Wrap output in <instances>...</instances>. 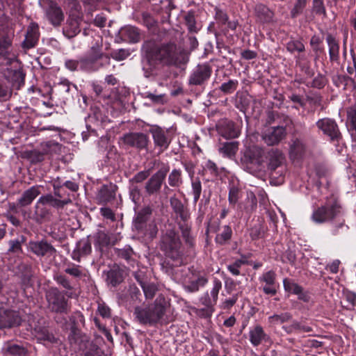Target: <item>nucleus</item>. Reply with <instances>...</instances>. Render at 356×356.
<instances>
[{
  "label": "nucleus",
  "mask_w": 356,
  "mask_h": 356,
  "mask_svg": "<svg viewBox=\"0 0 356 356\" xmlns=\"http://www.w3.org/2000/svg\"><path fill=\"white\" fill-rule=\"evenodd\" d=\"M104 57L106 59V64H109L110 58L102 53L101 47L97 44L92 47L89 54L81 58V70L87 72L97 71L104 65L100 61Z\"/></svg>",
  "instance_id": "6"
},
{
  "label": "nucleus",
  "mask_w": 356,
  "mask_h": 356,
  "mask_svg": "<svg viewBox=\"0 0 356 356\" xmlns=\"http://www.w3.org/2000/svg\"><path fill=\"white\" fill-rule=\"evenodd\" d=\"M343 295L346 300L349 303L351 309L356 307V293L349 289H343Z\"/></svg>",
  "instance_id": "63"
},
{
  "label": "nucleus",
  "mask_w": 356,
  "mask_h": 356,
  "mask_svg": "<svg viewBox=\"0 0 356 356\" xmlns=\"http://www.w3.org/2000/svg\"><path fill=\"white\" fill-rule=\"evenodd\" d=\"M291 318L292 314L290 312H282L268 316V323L270 327H275L289 322Z\"/></svg>",
  "instance_id": "46"
},
{
  "label": "nucleus",
  "mask_w": 356,
  "mask_h": 356,
  "mask_svg": "<svg viewBox=\"0 0 356 356\" xmlns=\"http://www.w3.org/2000/svg\"><path fill=\"white\" fill-rule=\"evenodd\" d=\"M40 150L42 154H60L65 153V147L55 141L42 143Z\"/></svg>",
  "instance_id": "37"
},
{
  "label": "nucleus",
  "mask_w": 356,
  "mask_h": 356,
  "mask_svg": "<svg viewBox=\"0 0 356 356\" xmlns=\"http://www.w3.org/2000/svg\"><path fill=\"white\" fill-rule=\"evenodd\" d=\"M39 36L38 25L36 23H31L27 29L25 39L22 42V48L29 49L34 47L38 43Z\"/></svg>",
  "instance_id": "27"
},
{
  "label": "nucleus",
  "mask_w": 356,
  "mask_h": 356,
  "mask_svg": "<svg viewBox=\"0 0 356 356\" xmlns=\"http://www.w3.org/2000/svg\"><path fill=\"white\" fill-rule=\"evenodd\" d=\"M259 281L260 283L265 284L262 287L264 294L270 296H274L277 294L279 284L277 282V275L274 270H270L264 272L259 277Z\"/></svg>",
  "instance_id": "17"
},
{
  "label": "nucleus",
  "mask_w": 356,
  "mask_h": 356,
  "mask_svg": "<svg viewBox=\"0 0 356 356\" xmlns=\"http://www.w3.org/2000/svg\"><path fill=\"white\" fill-rule=\"evenodd\" d=\"M4 76L6 79L11 83L13 89L19 90L24 83L25 74L21 67L16 69L7 68Z\"/></svg>",
  "instance_id": "24"
},
{
  "label": "nucleus",
  "mask_w": 356,
  "mask_h": 356,
  "mask_svg": "<svg viewBox=\"0 0 356 356\" xmlns=\"http://www.w3.org/2000/svg\"><path fill=\"white\" fill-rule=\"evenodd\" d=\"M192 193L193 195V202L196 204L202 193V184L199 178L192 179Z\"/></svg>",
  "instance_id": "58"
},
{
  "label": "nucleus",
  "mask_w": 356,
  "mask_h": 356,
  "mask_svg": "<svg viewBox=\"0 0 356 356\" xmlns=\"http://www.w3.org/2000/svg\"><path fill=\"white\" fill-rule=\"evenodd\" d=\"M141 288L146 299H152L158 290L156 285L152 282H147Z\"/></svg>",
  "instance_id": "57"
},
{
  "label": "nucleus",
  "mask_w": 356,
  "mask_h": 356,
  "mask_svg": "<svg viewBox=\"0 0 356 356\" xmlns=\"http://www.w3.org/2000/svg\"><path fill=\"white\" fill-rule=\"evenodd\" d=\"M83 337L82 332L79 327L70 328L68 341L71 347L74 348L75 351L81 349V345L83 341Z\"/></svg>",
  "instance_id": "43"
},
{
  "label": "nucleus",
  "mask_w": 356,
  "mask_h": 356,
  "mask_svg": "<svg viewBox=\"0 0 356 356\" xmlns=\"http://www.w3.org/2000/svg\"><path fill=\"white\" fill-rule=\"evenodd\" d=\"M282 261L283 263L289 264L291 266H294L296 262V254L294 250L288 249L282 254Z\"/></svg>",
  "instance_id": "59"
},
{
  "label": "nucleus",
  "mask_w": 356,
  "mask_h": 356,
  "mask_svg": "<svg viewBox=\"0 0 356 356\" xmlns=\"http://www.w3.org/2000/svg\"><path fill=\"white\" fill-rule=\"evenodd\" d=\"M32 334L38 342L44 345L56 343L58 341L54 334L49 332V327L40 322L35 325Z\"/></svg>",
  "instance_id": "18"
},
{
  "label": "nucleus",
  "mask_w": 356,
  "mask_h": 356,
  "mask_svg": "<svg viewBox=\"0 0 356 356\" xmlns=\"http://www.w3.org/2000/svg\"><path fill=\"white\" fill-rule=\"evenodd\" d=\"M343 209L338 198L333 194L325 198L323 204L313 211L312 220L322 224L332 221L342 214Z\"/></svg>",
  "instance_id": "5"
},
{
  "label": "nucleus",
  "mask_w": 356,
  "mask_h": 356,
  "mask_svg": "<svg viewBox=\"0 0 356 356\" xmlns=\"http://www.w3.org/2000/svg\"><path fill=\"white\" fill-rule=\"evenodd\" d=\"M312 10L318 15H326V9L323 0H312Z\"/></svg>",
  "instance_id": "60"
},
{
  "label": "nucleus",
  "mask_w": 356,
  "mask_h": 356,
  "mask_svg": "<svg viewBox=\"0 0 356 356\" xmlns=\"http://www.w3.org/2000/svg\"><path fill=\"white\" fill-rule=\"evenodd\" d=\"M117 191L116 185H103L97 195V200L99 204L106 205L115 198Z\"/></svg>",
  "instance_id": "28"
},
{
  "label": "nucleus",
  "mask_w": 356,
  "mask_h": 356,
  "mask_svg": "<svg viewBox=\"0 0 356 356\" xmlns=\"http://www.w3.org/2000/svg\"><path fill=\"white\" fill-rule=\"evenodd\" d=\"M326 42L329 49V56L331 62L339 63V44L337 39L330 33L326 35Z\"/></svg>",
  "instance_id": "35"
},
{
  "label": "nucleus",
  "mask_w": 356,
  "mask_h": 356,
  "mask_svg": "<svg viewBox=\"0 0 356 356\" xmlns=\"http://www.w3.org/2000/svg\"><path fill=\"white\" fill-rule=\"evenodd\" d=\"M286 49L291 53L295 51L302 52L305 51V45L300 40H293L287 42Z\"/></svg>",
  "instance_id": "61"
},
{
  "label": "nucleus",
  "mask_w": 356,
  "mask_h": 356,
  "mask_svg": "<svg viewBox=\"0 0 356 356\" xmlns=\"http://www.w3.org/2000/svg\"><path fill=\"white\" fill-rule=\"evenodd\" d=\"M5 356H26L27 351L22 346L14 342H7L3 348Z\"/></svg>",
  "instance_id": "40"
},
{
  "label": "nucleus",
  "mask_w": 356,
  "mask_h": 356,
  "mask_svg": "<svg viewBox=\"0 0 356 356\" xmlns=\"http://www.w3.org/2000/svg\"><path fill=\"white\" fill-rule=\"evenodd\" d=\"M218 133L225 138H235L238 137L241 131L235 123L227 119L220 120L216 124Z\"/></svg>",
  "instance_id": "20"
},
{
  "label": "nucleus",
  "mask_w": 356,
  "mask_h": 356,
  "mask_svg": "<svg viewBox=\"0 0 356 356\" xmlns=\"http://www.w3.org/2000/svg\"><path fill=\"white\" fill-rule=\"evenodd\" d=\"M149 132L152 136L155 148L158 149L157 154H161L170 143L171 140L168 130L154 126L149 129Z\"/></svg>",
  "instance_id": "12"
},
{
  "label": "nucleus",
  "mask_w": 356,
  "mask_h": 356,
  "mask_svg": "<svg viewBox=\"0 0 356 356\" xmlns=\"http://www.w3.org/2000/svg\"><path fill=\"white\" fill-rule=\"evenodd\" d=\"M213 286L210 292L207 291L200 298V303L205 307L203 309L206 313V316L209 317L214 312V306L216 305L218 299V293L222 289V282L217 277H213L212 280Z\"/></svg>",
  "instance_id": "8"
},
{
  "label": "nucleus",
  "mask_w": 356,
  "mask_h": 356,
  "mask_svg": "<svg viewBox=\"0 0 356 356\" xmlns=\"http://www.w3.org/2000/svg\"><path fill=\"white\" fill-rule=\"evenodd\" d=\"M318 132L329 138L331 142H339L343 136L337 121L331 118L325 117L316 122Z\"/></svg>",
  "instance_id": "7"
},
{
  "label": "nucleus",
  "mask_w": 356,
  "mask_h": 356,
  "mask_svg": "<svg viewBox=\"0 0 356 356\" xmlns=\"http://www.w3.org/2000/svg\"><path fill=\"white\" fill-rule=\"evenodd\" d=\"M263 157H234L236 162H241V167L250 173L261 171L264 168Z\"/></svg>",
  "instance_id": "22"
},
{
  "label": "nucleus",
  "mask_w": 356,
  "mask_h": 356,
  "mask_svg": "<svg viewBox=\"0 0 356 356\" xmlns=\"http://www.w3.org/2000/svg\"><path fill=\"white\" fill-rule=\"evenodd\" d=\"M268 335L261 325H256L250 328L249 341L254 347L259 346L262 342L267 341Z\"/></svg>",
  "instance_id": "29"
},
{
  "label": "nucleus",
  "mask_w": 356,
  "mask_h": 356,
  "mask_svg": "<svg viewBox=\"0 0 356 356\" xmlns=\"http://www.w3.org/2000/svg\"><path fill=\"white\" fill-rule=\"evenodd\" d=\"M40 193V191L38 186L31 187L23 193L22 197L18 200V204L20 207H26L31 204Z\"/></svg>",
  "instance_id": "39"
},
{
  "label": "nucleus",
  "mask_w": 356,
  "mask_h": 356,
  "mask_svg": "<svg viewBox=\"0 0 356 356\" xmlns=\"http://www.w3.org/2000/svg\"><path fill=\"white\" fill-rule=\"evenodd\" d=\"M113 251L118 258L125 260L127 264H131L134 261V255L135 252L131 245H126L122 248H115Z\"/></svg>",
  "instance_id": "44"
},
{
  "label": "nucleus",
  "mask_w": 356,
  "mask_h": 356,
  "mask_svg": "<svg viewBox=\"0 0 356 356\" xmlns=\"http://www.w3.org/2000/svg\"><path fill=\"white\" fill-rule=\"evenodd\" d=\"M177 225L188 252L193 251L196 245V238L192 233L191 223L188 222H177Z\"/></svg>",
  "instance_id": "25"
},
{
  "label": "nucleus",
  "mask_w": 356,
  "mask_h": 356,
  "mask_svg": "<svg viewBox=\"0 0 356 356\" xmlns=\"http://www.w3.org/2000/svg\"><path fill=\"white\" fill-rule=\"evenodd\" d=\"M238 145L236 141L225 143L219 147V152L227 156L235 155L238 152Z\"/></svg>",
  "instance_id": "49"
},
{
  "label": "nucleus",
  "mask_w": 356,
  "mask_h": 356,
  "mask_svg": "<svg viewBox=\"0 0 356 356\" xmlns=\"http://www.w3.org/2000/svg\"><path fill=\"white\" fill-rule=\"evenodd\" d=\"M82 22V16L76 14H70L63 26V35L69 39L76 36L81 32Z\"/></svg>",
  "instance_id": "15"
},
{
  "label": "nucleus",
  "mask_w": 356,
  "mask_h": 356,
  "mask_svg": "<svg viewBox=\"0 0 356 356\" xmlns=\"http://www.w3.org/2000/svg\"><path fill=\"white\" fill-rule=\"evenodd\" d=\"M28 249L39 257H55L57 252L56 248L44 238L39 241H30Z\"/></svg>",
  "instance_id": "11"
},
{
  "label": "nucleus",
  "mask_w": 356,
  "mask_h": 356,
  "mask_svg": "<svg viewBox=\"0 0 356 356\" xmlns=\"http://www.w3.org/2000/svg\"><path fill=\"white\" fill-rule=\"evenodd\" d=\"M170 205L174 212L180 218V221L178 222H188L190 218V213L186 208H185L183 203L178 199H171Z\"/></svg>",
  "instance_id": "38"
},
{
  "label": "nucleus",
  "mask_w": 356,
  "mask_h": 356,
  "mask_svg": "<svg viewBox=\"0 0 356 356\" xmlns=\"http://www.w3.org/2000/svg\"><path fill=\"white\" fill-rule=\"evenodd\" d=\"M238 82L237 80H229L226 83H223L220 87V90L226 94H229L233 92L238 86Z\"/></svg>",
  "instance_id": "62"
},
{
  "label": "nucleus",
  "mask_w": 356,
  "mask_h": 356,
  "mask_svg": "<svg viewBox=\"0 0 356 356\" xmlns=\"http://www.w3.org/2000/svg\"><path fill=\"white\" fill-rule=\"evenodd\" d=\"M217 232L214 238L215 243L219 245H225L229 244L233 235L232 229L230 225H225L221 227H218L214 230Z\"/></svg>",
  "instance_id": "31"
},
{
  "label": "nucleus",
  "mask_w": 356,
  "mask_h": 356,
  "mask_svg": "<svg viewBox=\"0 0 356 356\" xmlns=\"http://www.w3.org/2000/svg\"><path fill=\"white\" fill-rule=\"evenodd\" d=\"M307 0H296L293 8L291 10V17L292 18H296L302 14L307 6Z\"/></svg>",
  "instance_id": "54"
},
{
  "label": "nucleus",
  "mask_w": 356,
  "mask_h": 356,
  "mask_svg": "<svg viewBox=\"0 0 356 356\" xmlns=\"http://www.w3.org/2000/svg\"><path fill=\"white\" fill-rule=\"evenodd\" d=\"M257 19L263 24L273 22L274 13L263 4H257L254 8Z\"/></svg>",
  "instance_id": "34"
},
{
  "label": "nucleus",
  "mask_w": 356,
  "mask_h": 356,
  "mask_svg": "<svg viewBox=\"0 0 356 356\" xmlns=\"http://www.w3.org/2000/svg\"><path fill=\"white\" fill-rule=\"evenodd\" d=\"M136 230L139 234L149 241H152L156 237L159 231L157 225L154 220L145 225V226L143 225L142 229Z\"/></svg>",
  "instance_id": "42"
},
{
  "label": "nucleus",
  "mask_w": 356,
  "mask_h": 356,
  "mask_svg": "<svg viewBox=\"0 0 356 356\" xmlns=\"http://www.w3.org/2000/svg\"><path fill=\"white\" fill-rule=\"evenodd\" d=\"M0 60H6L7 65L19 61L13 51L12 38L3 30L0 31Z\"/></svg>",
  "instance_id": "10"
},
{
  "label": "nucleus",
  "mask_w": 356,
  "mask_h": 356,
  "mask_svg": "<svg viewBox=\"0 0 356 356\" xmlns=\"http://www.w3.org/2000/svg\"><path fill=\"white\" fill-rule=\"evenodd\" d=\"M184 20L190 33H197L199 31V28L196 26L195 13L193 11H188L184 17Z\"/></svg>",
  "instance_id": "52"
},
{
  "label": "nucleus",
  "mask_w": 356,
  "mask_h": 356,
  "mask_svg": "<svg viewBox=\"0 0 356 356\" xmlns=\"http://www.w3.org/2000/svg\"><path fill=\"white\" fill-rule=\"evenodd\" d=\"M283 286L285 292L297 296L299 300L304 302H309L310 296L308 292L305 291L303 287L293 280L284 278L283 280Z\"/></svg>",
  "instance_id": "19"
},
{
  "label": "nucleus",
  "mask_w": 356,
  "mask_h": 356,
  "mask_svg": "<svg viewBox=\"0 0 356 356\" xmlns=\"http://www.w3.org/2000/svg\"><path fill=\"white\" fill-rule=\"evenodd\" d=\"M89 276L88 270L72 261L64 263L63 270L53 275V280L58 287L52 286L46 292L45 298L49 311L57 316L55 321L58 324L67 325L71 311L70 299L78 297L81 282Z\"/></svg>",
  "instance_id": "1"
},
{
  "label": "nucleus",
  "mask_w": 356,
  "mask_h": 356,
  "mask_svg": "<svg viewBox=\"0 0 356 356\" xmlns=\"http://www.w3.org/2000/svg\"><path fill=\"white\" fill-rule=\"evenodd\" d=\"M45 15L49 22L55 27L59 26L64 20V13L56 3H51L46 9Z\"/></svg>",
  "instance_id": "26"
},
{
  "label": "nucleus",
  "mask_w": 356,
  "mask_h": 356,
  "mask_svg": "<svg viewBox=\"0 0 356 356\" xmlns=\"http://www.w3.org/2000/svg\"><path fill=\"white\" fill-rule=\"evenodd\" d=\"M122 31L124 36L129 39V42L136 43L140 41V35L137 28L129 26L124 27Z\"/></svg>",
  "instance_id": "50"
},
{
  "label": "nucleus",
  "mask_w": 356,
  "mask_h": 356,
  "mask_svg": "<svg viewBox=\"0 0 356 356\" xmlns=\"http://www.w3.org/2000/svg\"><path fill=\"white\" fill-rule=\"evenodd\" d=\"M113 244L108 234L103 231L97 234L95 245L100 252H104L105 249Z\"/></svg>",
  "instance_id": "45"
},
{
  "label": "nucleus",
  "mask_w": 356,
  "mask_h": 356,
  "mask_svg": "<svg viewBox=\"0 0 356 356\" xmlns=\"http://www.w3.org/2000/svg\"><path fill=\"white\" fill-rule=\"evenodd\" d=\"M145 97L157 104H164L167 102L165 94L154 95L151 92H147Z\"/></svg>",
  "instance_id": "64"
},
{
  "label": "nucleus",
  "mask_w": 356,
  "mask_h": 356,
  "mask_svg": "<svg viewBox=\"0 0 356 356\" xmlns=\"http://www.w3.org/2000/svg\"><path fill=\"white\" fill-rule=\"evenodd\" d=\"M284 157H270L267 165L271 179H280V181H283L286 171V167L282 161Z\"/></svg>",
  "instance_id": "23"
},
{
  "label": "nucleus",
  "mask_w": 356,
  "mask_h": 356,
  "mask_svg": "<svg viewBox=\"0 0 356 356\" xmlns=\"http://www.w3.org/2000/svg\"><path fill=\"white\" fill-rule=\"evenodd\" d=\"M240 188L238 186L234 184V183L229 184V195H228V201L230 205L235 206L237 203L240 196Z\"/></svg>",
  "instance_id": "53"
},
{
  "label": "nucleus",
  "mask_w": 356,
  "mask_h": 356,
  "mask_svg": "<svg viewBox=\"0 0 356 356\" xmlns=\"http://www.w3.org/2000/svg\"><path fill=\"white\" fill-rule=\"evenodd\" d=\"M92 253V243L90 236L81 238L75 245L70 257L72 260L80 263L83 259L87 258Z\"/></svg>",
  "instance_id": "14"
},
{
  "label": "nucleus",
  "mask_w": 356,
  "mask_h": 356,
  "mask_svg": "<svg viewBox=\"0 0 356 356\" xmlns=\"http://www.w3.org/2000/svg\"><path fill=\"white\" fill-rule=\"evenodd\" d=\"M40 202L46 204L57 209H63L65 206L72 203V200L70 194H67V197L65 199H58L52 194H47L40 197Z\"/></svg>",
  "instance_id": "30"
},
{
  "label": "nucleus",
  "mask_w": 356,
  "mask_h": 356,
  "mask_svg": "<svg viewBox=\"0 0 356 356\" xmlns=\"http://www.w3.org/2000/svg\"><path fill=\"white\" fill-rule=\"evenodd\" d=\"M212 68L209 63L199 64L191 73L188 83L193 86H201L210 78Z\"/></svg>",
  "instance_id": "13"
},
{
  "label": "nucleus",
  "mask_w": 356,
  "mask_h": 356,
  "mask_svg": "<svg viewBox=\"0 0 356 356\" xmlns=\"http://www.w3.org/2000/svg\"><path fill=\"white\" fill-rule=\"evenodd\" d=\"M248 264V261L235 260L227 266V270L234 276L241 275L240 268L243 265Z\"/></svg>",
  "instance_id": "56"
},
{
  "label": "nucleus",
  "mask_w": 356,
  "mask_h": 356,
  "mask_svg": "<svg viewBox=\"0 0 356 356\" xmlns=\"http://www.w3.org/2000/svg\"><path fill=\"white\" fill-rule=\"evenodd\" d=\"M208 282V279L204 275H199L195 280L189 281L185 286V289L190 293H195L200 290Z\"/></svg>",
  "instance_id": "47"
},
{
  "label": "nucleus",
  "mask_w": 356,
  "mask_h": 356,
  "mask_svg": "<svg viewBox=\"0 0 356 356\" xmlns=\"http://www.w3.org/2000/svg\"><path fill=\"white\" fill-rule=\"evenodd\" d=\"M68 318L69 320H67V323H70V328L79 327V326L81 324H83L85 321L83 314L79 311L74 312Z\"/></svg>",
  "instance_id": "51"
},
{
  "label": "nucleus",
  "mask_w": 356,
  "mask_h": 356,
  "mask_svg": "<svg viewBox=\"0 0 356 356\" xmlns=\"http://www.w3.org/2000/svg\"><path fill=\"white\" fill-rule=\"evenodd\" d=\"M306 145L305 143L300 139L293 140L289 148V153L291 156H298L305 154Z\"/></svg>",
  "instance_id": "48"
},
{
  "label": "nucleus",
  "mask_w": 356,
  "mask_h": 356,
  "mask_svg": "<svg viewBox=\"0 0 356 356\" xmlns=\"http://www.w3.org/2000/svg\"><path fill=\"white\" fill-rule=\"evenodd\" d=\"M286 136V129L282 126H277L266 129L262 134V139L268 145L278 144Z\"/></svg>",
  "instance_id": "21"
},
{
  "label": "nucleus",
  "mask_w": 356,
  "mask_h": 356,
  "mask_svg": "<svg viewBox=\"0 0 356 356\" xmlns=\"http://www.w3.org/2000/svg\"><path fill=\"white\" fill-rule=\"evenodd\" d=\"M124 280V270L118 266H113L106 273V282L108 284L115 287Z\"/></svg>",
  "instance_id": "32"
},
{
  "label": "nucleus",
  "mask_w": 356,
  "mask_h": 356,
  "mask_svg": "<svg viewBox=\"0 0 356 356\" xmlns=\"http://www.w3.org/2000/svg\"><path fill=\"white\" fill-rule=\"evenodd\" d=\"M152 209L150 207H145L138 212L134 220L136 229H142L143 226L151 222Z\"/></svg>",
  "instance_id": "33"
},
{
  "label": "nucleus",
  "mask_w": 356,
  "mask_h": 356,
  "mask_svg": "<svg viewBox=\"0 0 356 356\" xmlns=\"http://www.w3.org/2000/svg\"><path fill=\"white\" fill-rule=\"evenodd\" d=\"M264 236V228L260 223L254 225L250 230V236L253 241L261 238Z\"/></svg>",
  "instance_id": "55"
},
{
  "label": "nucleus",
  "mask_w": 356,
  "mask_h": 356,
  "mask_svg": "<svg viewBox=\"0 0 356 356\" xmlns=\"http://www.w3.org/2000/svg\"><path fill=\"white\" fill-rule=\"evenodd\" d=\"M120 140L125 145L138 149H146L149 143L147 135L141 132H130L125 134Z\"/></svg>",
  "instance_id": "16"
},
{
  "label": "nucleus",
  "mask_w": 356,
  "mask_h": 356,
  "mask_svg": "<svg viewBox=\"0 0 356 356\" xmlns=\"http://www.w3.org/2000/svg\"><path fill=\"white\" fill-rule=\"evenodd\" d=\"M346 112L348 130L351 136L356 138V104L346 108Z\"/></svg>",
  "instance_id": "36"
},
{
  "label": "nucleus",
  "mask_w": 356,
  "mask_h": 356,
  "mask_svg": "<svg viewBox=\"0 0 356 356\" xmlns=\"http://www.w3.org/2000/svg\"><path fill=\"white\" fill-rule=\"evenodd\" d=\"M169 170V166L163 163L159 170L148 179L145 186L147 195H156L159 193Z\"/></svg>",
  "instance_id": "9"
},
{
  "label": "nucleus",
  "mask_w": 356,
  "mask_h": 356,
  "mask_svg": "<svg viewBox=\"0 0 356 356\" xmlns=\"http://www.w3.org/2000/svg\"><path fill=\"white\" fill-rule=\"evenodd\" d=\"M166 311V302L164 298H156L154 303L145 307L137 306L134 314L140 324L155 326L157 324L166 323L164 316Z\"/></svg>",
  "instance_id": "4"
},
{
  "label": "nucleus",
  "mask_w": 356,
  "mask_h": 356,
  "mask_svg": "<svg viewBox=\"0 0 356 356\" xmlns=\"http://www.w3.org/2000/svg\"><path fill=\"white\" fill-rule=\"evenodd\" d=\"M46 204L40 202V199L38 200L35 204V216L36 222L42 223L46 220H49L51 212V210L47 208Z\"/></svg>",
  "instance_id": "41"
},
{
  "label": "nucleus",
  "mask_w": 356,
  "mask_h": 356,
  "mask_svg": "<svg viewBox=\"0 0 356 356\" xmlns=\"http://www.w3.org/2000/svg\"><path fill=\"white\" fill-rule=\"evenodd\" d=\"M145 58L150 66H180L188 61L186 51L175 42H166L160 45L147 41L143 45Z\"/></svg>",
  "instance_id": "2"
},
{
  "label": "nucleus",
  "mask_w": 356,
  "mask_h": 356,
  "mask_svg": "<svg viewBox=\"0 0 356 356\" xmlns=\"http://www.w3.org/2000/svg\"><path fill=\"white\" fill-rule=\"evenodd\" d=\"M160 249L166 258L181 266L186 260L185 248L179 232L174 228L168 229L163 233L160 240Z\"/></svg>",
  "instance_id": "3"
}]
</instances>
